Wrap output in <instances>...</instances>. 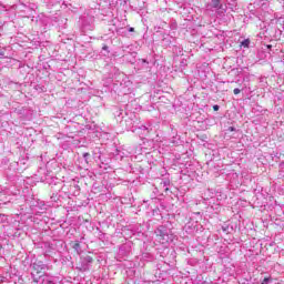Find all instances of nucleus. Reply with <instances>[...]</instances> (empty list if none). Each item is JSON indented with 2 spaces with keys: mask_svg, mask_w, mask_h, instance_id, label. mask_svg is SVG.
Listing matches in <instances>:
<instances>
[{
  "mask_svg": "<svg viewBox=\"0 0 284 284\" xmlns=\"http://www.w3.org/2000/svg\"><path fill=\"white\" fill-rule=\"evenodd\" d=\"M156 239H158L159 243H161L162 245H165L166 243H171L174 241V235L168 233V231H165L163 229H158Z\"/></svg>",
  "mask_w": 284,
  "mask_h": 284,
  "instance_id": "obj_1",
  "label": "nucleus"
},
{
  "mask_svg": "<svg viewBox=\"0 0 284 284\" xmlns=\"http://www.w3.org/2000/svg\"><path fill=\"white\" fill-rule=\"evenodd\" d=\"M243 48H250V39L242 41Z\"/></svg>",
  "mask_w": 284,
  "mask_h": 284,
  "instance_id": "obj_3",
  "label": "nucleus"
},
{
  "mask_svg": "<svg viewBox=\"0 0 284 284\" xmlns=\"http://www.w3.org/2000/svg\"><path fill=\"white\" fill-rule=\"evenodd\" d=\"M213 110H214L215 112H219V105H214V106H213Z\"/></svg>",
  "mask_w": 284,
  "mask_h": 284,
  "instance_id": "obj_6",
  "label": "nucleus"
},
{
  "mask_svg": "<svg viewBox=\"0 0 284 284\" xmlns=\"http://www.w3.org/2000/svg\"><path fill=\"white\" fill-rule=\"evenodd\" d=\"M129 31H130V32H134V28H130Z\"/></svg>",
  "mask_w": 284,
  "mask_h": 284,
  "instance_id": "obj_8",
  "label": "nucleus"
},
{
  "mask_svg": "<svg viewBox=\"0 0 284 284\" xmlns=\"http://www.w3.org/2000/svg\"><path fill=\"white\" fill-rule=\"evenodd\" d=\"M211 6H212V8H221V1L213 0Z\"/></svg>",
  "mask_w": 284,
  "mask_h": 284,
  "instance_id": "obj_2",
  "label": "nucleus"
},
{
  "mask_svg": "<svg viewBox=\"0 0 284 284\" xmlns=\"http://www.w3.org/2000/svg\"><path fill=\"white\" fill-rule=\"evenodd\" d=\"M74 247H75V248H77V247H80V244H79V243H75Z\"/></svg>",
  "mask_w": 284,
  "mask_h": 284,
  "instance_id": "obj_9",
  "label": "nucleus"
},
{
  "mask_svg": "<svg viewBox=\"0 0 284 284\" xmlns=\"http://www.w3.org/2000/svg\"><path fill=\"white\" fill-rule=\"evenodd\" d=\"M270 283V277H265L261 284H267Z\"/></svg>",
  "mask_w": 284,
  "mask_h": 284,
  "instance_id": "obj_4",
  "label": "nucleus"
},
{
  "mask_svg": "<svg viewBox=\"0 0 284 284\" xmlns=\"http://www.w3.org/2000/svg\"><path fill=\"white\" fill-rule=\"evenodd\" d=\"M233 92L234 94H241V89H234Z\"/></svg>",
  "mask_w": 284,
  "mask_h": 284,
  "instance_id": "obj_5",
  "label": "nucleus"
},
{
  "mask_svg": "<svg viewBox=\"0 0 284 284\" xmlns=\"http://www.w3.org/2000/svg\"><path fill=\"white\" fill-rule=\"evenodd\" d=\"M83 156L85 159L87 156H90V153H84Z\"/></svg>",
  "mask_w": 284,
  "mask_h": 284,
  "instance_id": "obj_7",
  "label": "nucleus"
}]
</instances>
